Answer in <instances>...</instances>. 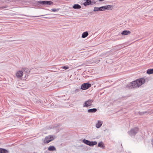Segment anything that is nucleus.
Here are the masks:
<instances>
[{
    "mask_svg": "<svg viewBox=\"0 0 153 153\" xmlns=\"http://www.w3.org/2000/svg\"><path fill=\"white\" fill-rule=\"evenodd\" d=\"M150 78L149 77H147L146 79L144 78H140L127 84L126 87L129 88L139 87L145 82H148Z\"/></svg>",
    "mask_w": 153,
    "mask_h": 153,
    "instance_id": "nucleus-1",
    "label": "nucleus"
},
{
    "mask_svg": "<svg viewBox=\"0 0 153 153\" xmlns=\"http://www.w3.org/2000/svg\"><path fill=\"white\" fill-rule=\"evenodd\" d=\"M139 130V128L138 127H135L131 128L130 131H128V133L131 137L135 136Z\"/></svg>",
    "mask_w": 153,
    "mask_h": 153,
    "instance_id": "nucleus-2",
    "label": "nucleus"
},
{
    "mask_svg": "<svg viewBox=\"0 0 153 153\" xmlns=\"http://www.w3.org/2000/svg\"><path fill=\"white\" fill-rule=\"evenodd\" d=\"M53 3V2L50 1H36V4L37 5L41 4L42 5H51Z\"/></svg>",
    "mask_w": 153,
    "mask_h": 153,
    "instance_id": "nucleus-3",
    "label": "nucleus"
},
{
    "mask_svg": "<svg viewBox=\"0 0 153 153\" xmlns=\"http://www.w3.org/2000/svg\"><path fill=\"white\" fill-rule=\"evenodd\" d=\"M54 139V138L52 135H48L45 137L43 143L45 144H47Z\"/></svg>",
    "mask_w": 153,
    "mask_h": 153,
    "instance_id": "nucleus-4",
    "label": "nucleus"
},
{
    "mask_svg": "<svg viewBox=\"0 0 153 153\" xmlns=\"http://www.w3.org/2000/svg\"><path fill=\"white\" fill-rule=\"evenodd\" d=\"M94 100L92 99H89L85 101L83 104V107H88L92 105V103L93 102Z\"/></svg>",
    "mask_w": 153,
    "mask_h": 153,
    "instance_id": "nucleus-5",
    "label": "nucleus"
},
{
    "mask_svg": "<svg viewBox=\"0 0 153 153\" xmlns=\"http://www.w3.org/2000/svg\"><path fill=\"white\" fill-rule=\"evenodd\" d=\"M91 86V84L89 83H84L81 86V89L85 90L89 88Z\"/></svg>",
    "mask_w": 153,
    "mask_h": 153,
    "instance_id": "nucleus-6",
    "label": "nucleus"
},
{
    "mask_svg": "<svg viewBox=\"0 0 153 153\" xmlns=\"http://www.w3.org/2000/svg\"><path fill=\"white\" fill-rule=\"evenodd\" d=\"M112 7V5H108L105 6L101 7L100 8L101 11H103L106 10H110L111 8Z\"/></svg>",
    "mask_w": 153,
    "mask_h": 153,
    "instance_id": "nucleus-7",
    "label": "nucleus"
},
{
    "mask_svg": "<svg viewBox=\"0 0 153 153\" xmlns=\"http://www.w3.org/2000/svg\"><path fill=\"white\" fill-rule=\"evenodd\" d=\"M23 73L22 71H18L16 74V76L17 77L21 78L23 75Z\"/></svg>",
    "mask_w": 153,
    "mask_h": 153,
    "instance_id": "nucleus-8",
    "label": "nucleus"
},
{
    "mask_svg": "<svg viewBox=\"0 0 153 153\" xmlns=\"http://www.w3.org/2000/svg\"><path fill=\"white\" fill-rule=\"evenodd\" d=\"M84 1H85L83 3V4L84 6H86L88 5L91 4V0H85Z\"/></svg>",
    "mask_w": 153,
    "mask_h": 153,
    "instance_id": "nucleus-9",
    "label": "nucleus"
},
{
    "mask_svg": "<svg viewBox=\"0 0 153 153\" xmlns=\"http://www.w3.org/2000/svg\"><path fill=\"white\" fill-rule=\"evenodd\" d=\"M48 150L50 151H55L56 150L55 147L53 146H49L48 148Z\"/></svg>",
    "mask_w": 153,
    "mask_h": 153,
    "instance_id": "nucleus-10",
    "label": "nucleus"
},
{
    "mask_svg": "<svg viewBox=\"0 0 153 153\" xmlns=\"http://www.w3.org/2000/svg\"><path fill=\"white\" fill-rule=\"evenodd\" d=\"M131 33V32L129 30H125L122 31L121 34L122 35H128Z\"/></svg>",
    "mask_w": 153,
    "mask_h": 153,
    "instance_id": "nucleus-11",
    "label": "nucleus"
},
{
    "mask_svg": "<svg viewBox=\"0 0 153 153\" xmlns=\"http://www.w3.org/2000/svg\"><path fill=\"white\" fill-rule=\"evenodd\" d=\"M97 110L96 108H93L91 109H89L88 110V112L89 113H94L96 112Z\"/></svg>",
    "mask_w": 153,
    "mask_h": 153,
    "instance_id": "nucleus-12",
    "label": "nucleus"
},
{
    "mask_svg": "<svg viewBox=\"0 0 153 153\" xmlns=\"http://www.w3.org/2000/svg\"><path fill=\"white\" fill-rule=\"evenodd\" d=\"M9 152L8 150L7 149L2 148H0V153H9Z\"/></svg>",
    "mask_w": 153,
    "mask_h": 153,
    "instance_id": "nucleus-13",
    "label": "nucleus"
},
{
    "mask_svg": "<svg viewBox=\"0 0 153 153\" xmlns=\"http://www.w3.org/2000/svg\"><path fill=\"white\" fill-rule=\"evenodd\" d=\"M102 121H100V120H98V121L97 123L96 124V127L97 128H100L102 126Z\"/></svg>",
    "mask_w": 153,
    "mask_h": 153,
    "instance_id": "nucleus-14",
    "label": "nucleus"
},
{
    "mask_svg": "<svg viewBox=\"0 0 153 153\" xmlns=\"http://www.w3.org/2000/svg\"><path fill=\"white\" fill-rule=\"evenodd\" d=\"M73 7L74 9H79L81 8V6L79 4H74Z\"/></svg>",
    "mask_w": 153,
    "mask_h": 153,
    "instance_id": "nucleus-15",
    "label": "nucleus"
},
{
    "mask_svg": "<svg viewBox=\"0 0 153 153\" xmlns=\"http://www.w3.org/2000/svg\"><path fill=\"white\" fill-rule=\"evenodd\" d=\"M98 146L102 148L103 149L105 148V146L102 142L101 141L99 142L98 144Z\"/></svg>",
    "mask_w": 153,
    "mask_h": 153,
    "instance_id": "nucleus-16",
    "label": "nucleus"
},
{
    "mask_svg": "<svg viewBox=\"0 0 153 153\" xmlns=\"http://www.w3.org/2000/svg\"><path fill=\"white\" fill-rule=\"evenodd\" d=\"M33 100L34 102L37 103H39L41 102L40 100L37 97L33 98Z\"/></svg>",
    "mask_w": 153,
    "mask_h": 153,
    "instance_id": "nucleus-17",
    "label": "nucleus"
},
{
    "mask_svg": "<svg viewBox=\"0 0 153 153\" xmlns=\"http://www.w3.org/2000/svg\"><path fill=\"white\" fill-rule=\"evenodd\" d=\"M82 142L86 144V145L90 146V141L88 140L84 139L82 140Z\"/></svg>",
    "mask_w": 153,
    "mask_h": 153,
    "instance_id": "nucleus-18",
    "label": "nucleus"
},
{
    "mask_svg": "<svg viewBox=\"0 0 153 153\" xmlns=\"http://www.w3.org/2000/svg\"><path fill=\"white\" fill-rule=\"evenodd\" d=\"M88 33L87 31H85L83 32L82 34V38H85L88 35Z\"/></svg>",
    "mask_w": 153,
    "mask_h": 153,
    "instance_id": "nucleus-19",
    "label": "nucleus"
},
{
    "mask_svg": "<svg viewBox=\"0 0 153 153\" xmlns=\"http://www.w3.org/2000/svg\"><path fill=\"white\" fill-rule=\"evenodd\" d=\"M146 73L148 74H153V68L148 69Z\"/></svg>",
    "mask_w": 153,
    "mask_h": 153,
    "instance_id": "nucleus-20",
    "label": "nucleus"
},
{
    "mask_svg": "<svg viewBox=\"0 0 153 153\" xmlns=\"http://www.w3.org/2000/svg\"><path fill=\"white\" fill-rule=\"evenodd\" d=\"M97 144V142L96 141H90V146H92L94 145H96Z\"/></svg>",
    "mask_w": 153,
    "mask_h": 153,
    "instance_id": "nucleus-21",
    "label": "nucleus"
},
{
    "mask_svg": "<svg viewBox=\"0 0 153 153\" xmlns=\"http://www.w3.org/2000/svg\"><path fill=\"white\" fill-rule=\"evenodd\" d=\"M23 71L27 73H29L30 72V70L27 68H23Z\"/></svg>",
    "mask_w": 153,
    "mask_h": 153,
    "instance_id": "nucleus-22",
    "label": "nucleus"
},
{
    "mask_svg": "<svg viewBox=\"0 0 153 153\" xmlns=\"http://www.w3.org/2000/svg\"><path fill=\"white\" fill-rule=\"evenodd\" d=\"M94 11H101L100 7H94V9L93 10Z\"/></svg>",
    "mask_w": 153,
    "mask_h": 153,
    "instance_id": "nucleus-23",
    "label": "nucleus"
},
{
    "mask_svg": "<svg viewBox=\"0 0 153 153\" xmlns=\"http://www.w3.org/2000/svg\"><path fill=\"white\" fill-rule=\"evenodd\" d=\"M80 89H76L74 91H73L72 92H71V93H72V94H76L78 92L80 91Z\"/></svg>",
    "mask_w": 153,
    "mask_h": 153,
    "instance_id": "nucleus-24",
    "label": "nucleus"
},
{
    "mask_svg": "<svg viewBox=\"0 0 153 153\" xmlns=\"http://www.w3.org/2000/svg\"><path fill=\"white\" fill-rule=\"evenodd\" d=\"M148 112L147 111H143V112H140L139 111V114L141 115H143L144 114H145L146 113H148Z\"/></svg>",
    "mask_w": 153,
    "mask_h": 153,
    "instance_id": "nucleus-25",
    "label": "nucleus"
},
{
    "mask_svg": "<svg viewBox=\"0 0 153 153\" xmlns=\"http://www.w3.org/2000/svg\"><path fill=\"white\" fill-rule=\"evenodd\" d=\"M59 9H55V8H53V9H51V10L53 12H56L58 11L59 10Z\"/></svg>",
    "mask_w": 153,
    "mask_h": 153,
    "instance_id": "nucleus-26",
    "label": "nucleus"
},
{
    "mask_svg": "<svg viewBox=\"0 0 153 153\" xmlns=\"http://www.w3.org/2000/svg\"><path fill=\"white\" fill-rule=\"evenodd\" d=\"M61 68L62 69H65V70H67V69H68L69 68V67H68V66H63V67H61Z\"/></svg>",
    "mask_w": 153,
    "mask_h": 153,
    "instance_id": "nucleus-27",
    "label": "nucleus"
},
{
    "mask_svg": "<svg viewBox=\"0 0 153 153\" xmlns=\"http://www.w3.org/2000/svg\"><path fill=\"white\" fill-rule=\"evenodd\" d=\"M96 2L95 1H94V2H91V4H95L96 3Z\"/></svg>",
    "mask_w": 153,
    "mask_h": 153,
    "instance_id": "nucleus-28",
    "label": "nucleus"
},
{
    "mask_svg": "<svg viewBox=\"0 0 153 153\" xmlns=\"http://www.w3.org/2000/svg\"><path fill=\"white\" fill-rule=\"evenodd\" d=\"M44 18H48L47 17H44Z\"/></svg>",
    "mask_w": 153,
    "mask_h": 153,
    "instance_id": "nucleus-29",
    "label": "nucleus"
},
{
    "mask_svg": "<svg viewBox=\"0 0 153 153\" xmlns=\"http://www.w3.org/2000/svg\"><path fill=\"white\" fill-rule=\"evenodd\" d=\"M44 18H48L47 17H44Z\"/></svg>",
    "mask_w": 153,
    "mask_h": 153,
    "instance_id": "nucleus-30",
    "label": "nucleus"
},
{
    "mask_svg": "<svg viewBox=\"0 0 153 153\" xmlns=\"http://www.w3.org/2000/svg\"><path fill=\"white\" fill-rule=\"evenodd\" d=\"M6 7H3L4 8H6Z\"/></svg>",
    "mask_w": 153,
    "mask_h": 153,
    "instance_id": "nucleus-31",
    "label": "nucleus"
},
{
    "mask_svg": "<svg viewBox=\"0 0 153 153\" xmlns=\"http://www.w3.org/2000/svg\"><path fill=\"white\" fill-rule=\"evenodd\" d=\"M36 16L37 17H39V16Z\"/></svg>",
    "mask_w": 153,
    "mask_h": 153,
    "instance_id": "nucleus-32",
    "label": "nucleus"
}]
</instances>
